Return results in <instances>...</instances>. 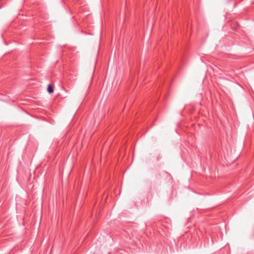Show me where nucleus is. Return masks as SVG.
<instances>
[{"label": "nucleus", "mask_w": 254, "mask_h": 254, "mask_svg": "<svg viewBox=\"0 0 254 254\" xmlns=\"http://www.w3.org/2000/svg\"><path fill=\"white\" fill-rule=\"evenodd\" d=\"M47 90L49 93H52L54 92V89L51 85H48Z\"/></svg>", "instance_id": "nucleus-1"}]
</instances>
